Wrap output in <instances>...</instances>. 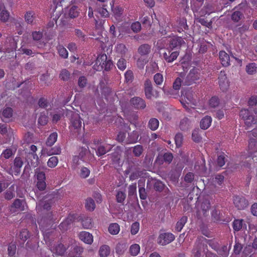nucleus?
<instances>
[{
  "mask_svg": "<svg viewBox=\"0 0 257 257\" xmlns=\"http://www.w3.org/2000/svg\"><path fill=\"white\" fill-rule=\"evenodd\" d=\"M219 59L221 64L223 66L226 67L230 65V57L225 51H220Z\"/></svg>",
  "mask_w": 257,
  "mask_h": 257,
  "instance_id": "23",
  "label": "nucleus"
},
{
  "mask_svg": "<svg viewBox=\"0 0 257 257\" xmlns=\"http://www.w3.org/2000/svg\"><path fill=\"white\" fill-rule=\"evenodd\" d=\"M199 132H201L199 128L194 130L192 134V140L195 142H200L201 140V137L199 134Z\"/></svg>",
  "mask_w": 257,
  "mask_h": 257,
  "instance_id": "46",
  "label": "nucleus"
},
{
  "mask_svg": "<svg viewBox=\"0 0 257 257\" xmlns=\"http://www.w3.org/2000/svg\"><path fill=\"white\" fill-rule=\"evenodd\" d=\"M183 43H184V41L181 37L174 38L171 39L169 41L168 45L167 48L173 51H176L180 49L181 45Z\"/></svg>",
  "mask_w": 257,
  "mask_h": 257,
  "instance_id": "10",
  "label": "nucleus"
},
{
  "mask_svg": "<svg viewBox=\"0 0 257 257\" xmlns=\"http://www.w3.org/2000/svg\"><path fill=\"white\" fill-rule=\"evenodd\" d=\"M107 60V56L105 54H102L97 57L96 60V64L98 65V66H100L101 69Z\"/></svg>",
  "mask_w": 257,
  "mask_h": 257,
  "instance_id": "42",
  "label": "nucleus"
},
{
  "mask_svg": "<svg viewBox=\"0 0 257 257\" xmlns=\"http://www.w3.org/2000/svg\"><path fill=\"white\" fill-rule=\"evenodd\" d=\"M85 206L87 210L90 211L93 210L95 207L94 200L91 198H88L86 200Z\"/></svg>",
  "mask_w": 257,
  "mask_h": 257,
  "instance_id": "51",
  "label": "nucleus"
},
{
  "mask_svg": "<svg viewBox=\"0 0 257 257\" xmlns=\"http://www.w3.org/2000/svg\"><path fill=\"white\" fill-rule=\"evenodd\" d=\"M151 50V45L148 44L141 45L138 49V53L142 56L148 55L150 54Z\"/></svg>",
  "mask_w": 257,
  "mask_h": 257,
  "instance_id": "25",
  "label": "nucleus"
},
{
  "mask_svg": "<svg viewBox=\"0 0 257 257\" xmlns=\"http://www.w3.org/2000/svg\"><path fill=\"white\" fill-rule=\"evenodd\" d=\"M174 158L173 154L171 152H161L160 153L156 159V162L161 165L164 163L170 164Z\"/></svg>",
  "mask_w": 257,
  "mask_h": 257,
  "instance_id": "4",
  "label": "nucleus"
},
{
  "mask_svg": "<svg viewBox=\"0 0 257 257\" xmlns=\"http://www.w3.org/2000/svg\"><path fill=\"white\" fill-rule=\"evenodd\" d=\"M79 10L76 6H73L70 9L68 12V16L71 19H74L77 17L79 14Z\"/></svg>",
  "mask_w": 257,
  "mask_h": 257,
  "instance_id": "36",
  "label": "nucleus"
},
{
  "mask_svg": "<svg viewBox=\"0 0 257 257\" xmlns=\"http://www.w3.org/2000/svg\"><path fill=\"white\" fill-rule=\"evenodd\" d=\"M128 197H136L137 191L136 183L133 184L129 186L128 188Z\"/></svg>",
  "mask_w": 257,
  "mask_h": 257,
  "instance_id": "45",
  "label": "nucleus"
},
{
  "mask_svg": "<svg viewBox=\"0 0 257 257\" xmlns=\"http://www.w3.org/2000/svg\"><path fill=\"white\" fill-rule=\"evenodd\" d=\"M57 50L59 55L63 58L66 59L68 57V52L67 50L62 46H59Z\"/></svg>",
  "mask_w": 257,
  "mask_h": 257,
  "instance_id": "50",
  "label": "nucleus"
},
{
  "mask_svg": "<svg viewBox=\"0 0 257 257\" xmlns=\"http://www.w3.org/2000/svg\"><path fill=\"white\" fill-rule=\"evenodd\" d=\"M20 238L23 241H25L29 237V231L26 229H22L19 234Z\"/></svg>",
  "mask_w": 257,
  "mask_h": 257,
  "instance_id": "56",
  "label": "nucleus"
},
{
  "mask_svg": "<svg viewBox=\"0 0 257 257\" xmlns=\"http://www.w3.org/2000/svg\"><path fill=\"white\" fill-rule=\"evenodd\" d=\"M117 66L119 70L123 71L126 68V61L123 58L119 59L117 61Z\"/></svg>",
  "mask_w": 257,
  "mask_h": 257,
  "instance_id": "57",
  "label": "nucleus"
},
{
  "mask_svg": "<svg viewBox=\"0 0 257 257\" xmlns=\"http://www.w3.org/2000/svg\"><path fill=\"white\" fill-rule=\"evenodd\" d=\"M137 166L134 167V170L130 176V179L131 180H135L137 179L140 177H141L144 174V171L138 167L139 164L136 163Z\"/></svg>",
  "mask_w": 257,
  "mask_h": 257,
  "instance_id": "21",
  "label": "nucleus"
},
{
  "mask_svg": "<svg viewBox=\"0 0 257 257\" xmlns=\"http://www.w3.org/2000/svg\"><path fill=\"white\" fill-rule=\"evenodd\" d=\"M144 90L146 97L148 99H151L154 94L153 85L150 80L147 79L145 81Z\"/></svg>",
  "mask_w": 257,
  "mask_h": 257,
  "instance_id": "16",
  "label": "nucleus"
},
{
  "mask_svg": "<svg viewBox=\"0 0 257 257\" xmlns=\"http://www.w3.org/2000/svg\"><path fill=\"white\" fill-rule=\"evenodd\" d=\"M71 73L66 69H62L59 74V78L64 81H68L70 78Z\"/></svg>",
  "mask_w": 257,
  "mask_h": 257,
  "instance_id": "38",
  "label": "nucleus"
},
{
  "mask_svg": "<svg viewBox=\"0 0 257 257\" xmlns=\"http://www.w3.org/2000/svg\"><path fill=\"white\" fill-rule=\"evenodd\" d=\"M233 203L238 210H243L248 205V201L244 197L240 196L234 197Z\"/></svg>",
  "mask_w": 257,
  "mask_h": 257,
  "instance_id": "11",
  "label": "nucleus"
},
{
  "mask_svg": "<svg viewBox=\"0 0 257 257\" xmlns=\"http://www.w3.org/2000/svg\"><path fill=\"white\" fill-rule=\"evenodd\" d=\"M246 71L250 75L255 74L257 72V65L255 63H251L246 66Z\"/></svg>",
  "mask_w": 257,
  "mask_h": 257,
  "instance_id": "37",
  "label": "nucleus"
},
{
  "mask_svg": "<svg viewBox=\"0 0 257 257\" xmlns=\"http://www.w3.org/2000/svg\"><path fill=\"white\" fill-rule=\"evenodd\" d=\"M23 164V162L20 157H16L14 161V166L12 169L14 170L15 175L19 174L21 172V168Z\"/></svg>",
  "mask_w": 257,
  "mask_h": 257,
  "instance_id": "22",
  "label": "nucleus"
},
{
  "mask_svg": "<svg viewBox=\"0 0 257 257\" xmlns=\"http://www.w3.org/2000/svg\"><path fill=\"white\" fill-rule=\"evenodd\" d=\"M24 19L28 24L33 25L34 21L36 19V14L33 11H28L24 15Z\"/></svg>",
  "mask_w": 257,
  "mask_h": 257,
  "instance_id": "26",
  "label": "nucleus"
},
{
  "mask_svg": "<svg viewBox=\"0 0 257 257\" xmlns=\"http://www.w3.org/2000/svg\"><path fill=\"white\" fill-rule=\"evenodd\" d=\"M240 116L244 120L247 125L256 123L255 117L250 114L247 109H242L240 111Z\"/></svg>",
  "mask_w": 257,
  "mask_h": 257,
  "instance_id": "8",
  "label": "nucleus"
},
{
  "mask_svg": "<svg viewBox=\"0 0 257 257\" xmlns=\"http://www.w3.org/2000/svg\"><path fill=\"white\" fill-rule=\"evenodd\" d=\"M26 159L28 164L33 167H37L39 164L38 156L33 153H28Z\"/></svg>",
  "mask_w": 257,
  "mask_h": 257,
  "instance_id": "14",
  "label": "nucleus"
},
{
  "mask_svg": "<svg viewBox=\"0 0 257 257\" xmlns=\"http://www.w3.org/2000/svg\"><path fill=\"white\" fill-rule=\"evenodd\" d=\"M144 151V149L141 145H137L134 147L133 154L136 157H139L141 155Z\"/></svg>",
  "mask_w": 257,
  "mask_h": 257,
  "instance_id": "52",
  "label": "nucleus"
},
{
  "mask_svg": "<svg viewBox=\"0 0 257 257\" xmlns=\"http://www.w3.org/2000/svg\"><path fill=\"white\" fill-rule=\"evenodd\" d=\"M242 227V220L236 219L233 222V228L235 231L240 230Z\"/></svg>",
  "mask_w": 257,
  "mask_h": 257,
  "instance_id": "58",
  "label": "nucleus"
},
{
  "mask_svg": "<svg viewBox=\"0 0 257 257\" xmlns=\"http://www.w3.org/2000/svg\"><path fill=\"white\" fill-rule=\"evenodd\" d=\"M25 201L19 199H16L11 205V211H24L25 210Z\"/></svg>",
  "mask_w": 257,
  "mask_h": 257,
  "instance_id": "17",
  "label": "nucleus"
},
{
  "mask_svg": "<svg viewBox=\"0 0 257 257\" xmlns=\"http://www.w3.org/2000/svg\"><path fill=\"white\" fill-rule=\"evenodd\" d=\"M219 85L220 89L223 91H226L228 87V81L227 77L224 72H221L218 77Z\"/></svg>",
  "mask_w": 257,
  "mask_h": 257,
  "instance_id": "18",
  "label": "nucleus"
},
{
  "mask_svg": "<svg viewBox=\"0 0 257 257\" xmlns=\"http://www.w3.org/2000/svg\"><path fill=\"white\" fill-rule=\"evenodd\" d=\"M58 137L57 133H53L48 137L46 142L47 146L51 147L56 142Z\"/></svg>",
  "mask_w": 257,
  "mask_h": 257,
  "instance_id": "34",
  "label": "nucleus"
},
{
  "mask_svg": "<svg viewBox=\"0 0 257 257\" xmlns=\"http://www.w3.org/2000/svg\"><path fill=\"white\" fill-rule=\"evenodd\" d=\"M175 141L177 147H180L183 142V135L181 133H178L175 137Z\"/></svg>",
  "mask_w": 257,
  "mask_h": 257,
  "instance_id": "62",
  "label": "nucleus"
},
{
  "mask_svg": "<svg viewBox=\"0 0 257 257\" xmlns=\"http://www.w3.org/2000/svg\"><path fill=\"white\" fill-rule=\"evenodd\" d=\"M56 199L53 195H48L39 201L36 206V210L41 214H43L46 211H50L52 205L55 202Z\"/></svg>",
  "mask_w": 257,
  "mask_h": 257,
  "instance_id": "1",
  "label": "nucleus"
},
{
  "mask_svg": "<svg viewBox=\"0 0 257 257\" xmlns=\"http://www.w3.org/2000/svg\"><path fill=\"white\" fill-rule=\"evenodd\" d=\"M175 239V236L172 233H161L158 238V243L162 245L170 243Z\"/></svg>",
  "mask_w": 257,
  "mask_h": 257,
  "instance_id": "7",
  "label": "nucleus"
},
{
  "mask_svg": "<svg viewBox=\"0 0 257 257\" xmlns=\"http://www.w3.org/2000/svg\"><path fill=\"white\" fill-rule=\"evenodd\" d=\"M247 7L246 3H241L234 9V11L231 16V19L235 23L238 22L243 19L244 9Z\"/></svg>",
  "mask_w": 257,
  "mask_h": 257,
  "instance_id": "3",
  "label": "nucleus"
},
{
  "mask_svg": "<svg viewBox=\"0 0 257 257\" xmlns=\"http://www.w3.org/2000/svg\"><path fill=\"white\" fill-rule=\"evenodd\" d=\"M131 104L136 108L143 109L146 106L145 101L140 97H134L130 100Z\"/></svg>",
  "mask_w": 257,
  "mask_h": 257,
  "instance_id": "15",
  "label": "nucleus"
},
{
  "mask_svg": "<svg viewBox=\"0 0 257 257\" xmlns=\"http://www.w3.org/2000/svg\"><path fill=\"white\" fill-rule=\"evenodd\" d=\"M9 13L6 10L4 4L0 2V20L3 22H6L9 20Z\"/></svg>",
  "mask_w": 257,
  "mask_h": 257,
  "instance_id": "24",
  "label": "nucleus"
},
{
  "mask_svg": "<svg viewBox=\"0 0 257 257\" xmlns=\"http://www.w3.org/2000/svg\"><path fill=\"white\" fill-rule=\"evenodd\" d=\"M199 74L196 69H193L191 70L185 78V84L190 85L193 83L195 82L196 80L199 79Z\"/></svg>",
  "mask_w": 257,
  "mask_h": 257,
  "instance_id": "12",
  "label": "nucleus"
},
{
  "mask_svg": "<svg viewBox=\"0 0 257 257\" xmlns=\"http://www.w3.org/2000/svg\"><path fill=\"white\" fill-rule=\"evenodd\" d=\"M110 252V247L107 245H102L99 250V254L100 257H107Z\"/></svg>",
  "mask_w": 257,
  "mask_h": 257,
  "instance_id": "33",
  "label": "nucleus"
},
{
  "mask_svg": "<svg viewBox=\"0 0 257 257\" xmlns=\"http://www.w3.org/2000/svg\"><path fill=\"white\" fill-rule=\"evenodd\" d=\"M79 238L84 242L91 244L93 242V236L91 234L86 231H82L79 234Z\"/></svg>",
  "mask_w": 257,
  "mask_h": 257,
  "instance_id": "20",
  "label": "nucleus"
},
{
  "mask_svg": "<svg viewBox=\"0 0 257 257\" xmlns=\"http://www.w3.org/2000/svg\"><path fill=\"white\" fill-rule=\"evenodd\" d=\"M127 49L125 46L123 44H118L116 46V51L121 54V55H124L127 52Z\"/></svg>",
  "mask_w": 257,
  "mask_h": 257,
  "instance_id": "64",
  "label": "nucleus"
},
{
  "mask_svg": "<svg viewBox=\"0 0 257 257\" xmlns=\"http://www.w3.org/2000/svg\"><path fill=\"white\" fill-rule=\"evenodd\" d=\"M208 241L203 236L197 238L192 250L194 257H201L202 250L205 251V248L207 247V245L205 244V242L208 243Z\"/></svg>",
  "mask_w": 257,
  "mask_h": 257,
  "instance_id": "2",
  "label": "nucleus"
},
{
  "mask_svg": "<svg viewBox=\"0 0 257 257\" xmlns=\"http://www.w3.org/2000/svg\"><path fill=\"white\" fill-rule=\"evenodd\" d=\"M159 121L156 118H152L149 121L148 126L152 131L156 130L159 126Z\"/></svg>",
  "mask_w": 257,
  "mask_h": 257,
  "instance_id": "40",
  "label": "nucleus"
},
{
  "mask_svg": "<svg viewBox=\"0 0 257 257\" xmlns=\"http://www.w3.org/2000/svg\"><path fill=\"white\" fill-rule=\"evenodd\" d=\"M164 184L160 181L151 179L148 180L147 184V190L151 189L152 187L159 192H161L164 188Z\"/></svg>",
  "mask_w": 257,
  "mask_h": 257,
  "instance_id": "9",
  "label": "nucleus"
},
{
  "mask_svg": "<svg viewBox=\"0 0 257 257\" xmlns=\"http://www.w3.org/2000/svg\"><path fill=\"white\" fill-rule=\"evenodd\" d=\"M210 209V204L208 200H204L201 204L200 208L197 212V216L199 219L202 217L207 216Z\"/></svg>",
  "mask_w": 257,
  "mask_h": 257,
  "instance_id": "6",
  "label": "nucleus"
},
{
  "mask_svg": "<svg viewBox=\"0 0 257 257\" xmlns=\"http://www.w3.org/2000/svg\"><path fill=\"white\" fill-rule=\"evenodd\" d=\"M190 126L191 121L187 117L184 118L180 122L179 127L182 131H187Z\"/></svg>",
  "mask_w": 257,
  "mask_h": 257,
  "instance_id": "27",
  "label": "nucleus"
},
{
  "mask_svg": "<svg viewBox=\"0 0 257 257\" xmlns=\"http://www.w3.org/2000/svg\"><path fill=\"white\" fill-rule=\"evenodd\" d=\"M101 90V93L105 97H107L111 93V89L106 85L105 80L102 79L100 81L98 86Z\"/></svg>",
  "mask_w": 257,
  "mask_h": 257,
  "instance_id": "19",
  "label": "nucleus"
},
{
  "mask_svg": "<svg viewBox=\"0 0 257 257\" xmlns=\"http://www.w3.org/2000/svg\"><path fill=\"white\" fill-rule=\"evenodd\" d=\"M212 119L210 116H206L200 121V125L202 129L206 130L211 124Z\"/></svg>",
  "mask_w": 257,
  "mask_h": 257,
  "instance_id": "28",
  "label": "nucleus"
},
{
  "mask_svg": "<svg viewBox=\"0 0 257 257\" xmlns=\"http://www.w3.org/2000/svg\"><path fill=\"white\" fill-rule=\"evenodd\" d=\"M112 11L116 18L120 17L122 13L123 9L122 8L116 6L112 8Z\"/></svg>",
  "mask_w": 257,
  "mask_h": 257,
  "instance_id": "60",
  "label": "nucleus"
},
{
  "mask_svg": "<svg viewBox=\"0 0 257 257\" xmlns=\"http://www.w3.org/2000/svg\"><path fill=\"white\" fill-rule=\"evenodd\" d=\"M140 245L138 244H132L129 249L130 253L133 256L137 255L139 252H140Z\"/></svg>",
  "mask_w": 257,
  "mask_h": 257,
  "instance_id": "44",
  "label": "nucleus"
},
{
  "mask_svg": "<svg viewBox=\"0 0 257 257\" xmlns=\"http://www.w3.org/2000/svg\"><path fill=\"white\" fill-rule=\"evenodd\" d=\"M71 127L78 132L82 126V119L79 115L77 113H73L71 118Z\"/></svg>",
  "mask_w": 257,
  "mask_h": 257,
  "instance_id": "13",
  "label": "nucleus"
},
{
  "mask_svg": "<svg viewBox=\"0 0 257 257\" xmlns=\"http://www.w3.org/2000/svg\"><path fill=\"white\" fill-rule=\"evenodd\" d=\"M68 247V246H66L62 243H59L55 247L56 253L59 255H63Z\"/></svg>",
  "mask_w": 257,
  "mask_h": 257,
  "instance_id": "43",
  "label": "nucleus"
},
{
  "mask_svg": "<svg viewBox=\"0 0 257 257\" xmlns=\"http://www.w3.org/2000/svg\"><path fill=\"white\" fill-rule=\"evenodd\" d=\"M48 114L47 111H43L40 113L38 120L39 125L44 126L47 123L48 121Z\"/></svg>",
  "mask_w": 257,
  "mask_h": 257,
  "instance_id": "31",
  "label": "nucleus"
},
{
  "mask_svg": "<svg viewBox=\"0 0 257 257\" xmlns=\"http://www.w3.org/2000/svg\"><path fill=\"white\" fill-rule=\"evenodd\" d=\"M72 222L71 218H67L59 225V228L63 230H67L68 226Z\"/></svg>",
  "mask_w": 257,
  "mask_h": 257,
  "instance_id": "55",
  "label": "nucleus"
},
{
  "mask_svg": "<svg viewBox=\"0 0 257 257\" xmlns=\"http://www.w3.org/2000/svg\"><path fill=\"white\" fill-rule=\"evenodd\" d=\"M58 159L57 157H51L47 162L48 166L50 168L55 167L58 164Z\"/></svg>",
  "mask_w": 257,
  "mask_h": 257,
  "instance_id": "54",
  "label": "nucleus"
},
{
  "mask_svg": "<svg viewBox=\"0 0 257 257\" xmlns=\"http://www.w3.org/2000/svg\"><path fill=\"white\" fill-rule=\"evenodd\" d=\"M188 220V218L186 216H182L176 223L175 226V230L180 232L182 229L184 225L186 224Z\"/></svg>",
  "mask_w": 257,
  "mask_h": 257,
  "instance_id": "30",
  "label": "nucleus"
},
{
  "mask_svg": "<svg viewBox=\"0 0 257 257\" xmlns=\"http://www.w3.org/2000/svg\"><path fill=\"white\" fill-rule=\"evenodd\" d=\"M249 28V25H243L241 27H240L239 28H235L233 30V32L234 33L237 34L239 33L240 34H242L243 33H245L248 30Z\"/></svg>",
  "mask_w": 257,
  "mask_h": 257,
  "instance_id": "49",
  "label": "nucleus"
},
{
  "mask_svg": "<svg viewBox=\"0 0 257 257\" xmlns=\"http://www.w3.org/2000/svg\"><path fill=\"white\" fill-rule=\"evenodd\" d=\"M17 48V43L13 38H10L9 44L6 46V51L8 53L14 50H16Z\"/></svg>",
  "mask_w": 257,
  "mask_h": 257,
  "instance_id": "35",
  "label": "nucleus"
},
{
  "mask_svg": "<svg viewBox=\"0 0 257 257\" xmlns=\"http://www.w3.org/2000/svg\"><path fill=\"white\" fill-rule=\"evenodd\" d=\"M110 148L108 146H99L97 149L96 154L98 156H101L105 154L110 150Z\"/></svg>",
  "mask_w": 257,
  "mask_h": 257,
  "instance_id": "39",
  "label": "nucleus"
},
{
  "mask_svg": "<svg viewBox=\"0 0 257 257\" xmlns=\"http://www.w3.org/2000/svg\"><path fill=\"white\" fill-rule=\"evenodd\" d=\"M55 215L56 214L53 211H46L45 213L44 218L47 221H51L55 219Z\"/></svg>",
  "mask_w": 257,
  "mask_h": 257,
  "instance_id": "59",
  "label": "nucleus"
},
{
  "mask_svg": "<svg viewBox=\"0 0 257 257\" xmlns=\"http://www.w3.org/2000/svg\"><path fill=\"white\" fill-rule=\"evenodd\" d=\"M127 248V245L126 243L119 242L116 245L115 251L116 253H117L119 255H121L124 253L125 251L126 250Z\"/></svg>",
  "mask_w": 257,
  "mask_h": 257,
  "instance_id": "32",
  "label": "nucleus"
},
{
  "mask_svg": "<svg viewBox=\"0 0 257 257\" xmlns=\"http://www.w3.org/2000/svg\"><path fill=\"white\" fill-rule=\"evenodd\" d=\"M35 174L37 176L38 181L45 180V174L43 172L40 171L39 168H37L35 170Z\"/></svg>",
  "mask_w": 257,
  "mask_h": 257,
  "instance_id": "53",
  "label": "nucleus"
},
{
  "mask_svg": "<svg viewBox=\"0 0 257 257\" xmlns=\"http://www.w3.org/2000/svg\"><path fill=\"white\" fill-rule=\"evenodd\" d=\"M13 110L12 108L8 107L4 109L2 112V116L4 118L7 119L13 116Z\"/></svg>",
  "mask_w": 257,
  "mask_h": 257,
  "instance_id": "47",
  "label": "nucleus"
},
{
  "mask_svg": "<svg viewBox=\"0 0 257 257\" xmlns=\"http://www.w3.org/2000/svg\"><path fill=\"white\" fill-rule=\"evenodd\" d=\"M140 229V224L138 222H134L131 226V232L132 235L136 234Z\"/></svg>",
  "mask_w": 257,
  "mask_h": 257,
  "instance_id": "61",
  "label": "nucleus"
},
{
  "mask_svg": "<svg viewBox=\"0 0 257 257\" xmlns=\"http://www.w3.org/2000/svg\"><path fill=\"white\" fill-rule=\"evenodd\" d=\"M13 26L15 27L16 30L19 35H21L23 33V23L19 20L13 19L11 21Z\"/></svg>",
  "mask_w": 257,
  "mask_h": 257,
  "instance_id": "29",
  "label": "nucleus"
},
{
  "mask_svg": "<svg viewBox=\"0 0 257 257\" xmlns=\"http://www.w3.org/2000/svg\"><path fill=\"white\" fill-rule=\"evenodd\" d=\"M178 6L182 9L186 13H188L189 9L188 5V0H178Z\"/></svg>",
  "mask_w": 257,
  "mask_h": 257,
  "instance_id": "48",
  "label": "nucleus"
},
{
  "mask_svg": "<svg viewBox=\"0 0 257 257\" xmlns=\"http://www.w3.org/2000/svg\"><path fill=\"white\" fill-rule=\"evenodd\" d=\"M8 254L10 257H14L16 251V246L15 244H10L8 248Z\"/></svg>",
  "mask_w": 257,
  "mask_h": 257,
  "instance_id": "63",
  "label": "nucleus"
},
{
  "mask_svg": "<svg viewBox=\"0 0 257 257\" xmlns=\"http://www.w3.org/2000/svg\"><path fill=\"white\" fill-rule=\"evenodd\" d=\"M108 231L110 234L116 235L119 231V225L116 223H111L109 226Z\"/></svg>",
  "mask_w": 257,
  "mask_h": 257,
  "instance_id": "41",
  "label": "nucleus"
},
{
  "mask_svg": "<svg viewBox=\"0 0 257 257\" xmlns=\"http://www.w3.org/2000/svg\"><path fill=\"white\" fill-rule=\"evenodd\" d=\"M179 54L178 50L173 51L168 48L164 49L162 52L163 59L167 63H171L175 60Z\"/></svg>",
  "mask_w": 257,
  "mask_h": 257,
  "instance_id": "5",
  "label": "nucleus"
}]
</instances>
